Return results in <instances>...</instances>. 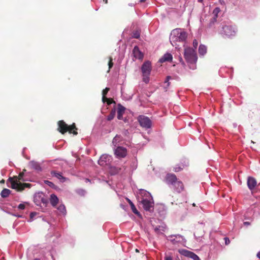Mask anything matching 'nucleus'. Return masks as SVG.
Masks as SVG:
<instances>
[{
    "instance_id": "f257e3e1",
    "label": "nucleus",
    "mask_w": 260,
    "mask_h": 260,
    "mask_svg": "<svg viewBox=\"0 0 260 260\" xmlns=\"http://www.w3.org/2000/svg\"><path fill=\"white\" fill-rule=\"evenodd\" d=\"M187 37V33L181 28L173 29L170 36V42L172 45L176 49H180V43L185 42Z\"/></svg>"
},
{
    "instance_id": "f03ea898",
    "label": "nucleus",
    "mask_w": 260,
    "mask_h": 260,
    "mask_svg": "<svg viewBox=\"0 0 260 260\" xmlns=\"http://www.w3.org/2000/svg\"><path fill=\"white\" fill-rule=\"evenodd\" d=\"M139 194L141 198L140 202L142 204L144 210L149 211L153 210L154 202L150 193L144 189H141L139 190Z\"/></svg>"
},
{
    "instance_id": "7ed1b4c3",
    "label": "nucleus",
    "mask_w": 260,
    "mask_h": 260,
    "mask_svg": "<svg viewBox=\"0 0 260 260\" xmlns=\"http://www.w3.org/2000/svg\"><path fill=\"white\" fill-rule=\"evenodd\" d=\"M23 173H21L18 176L9 178L7 180V184H10V187L17 191H22L25 187L29 188L31 184L29 183H22L21 180H23Z\"/></svg>"
},
{
    "instance_id": "20e7f679",
    "label": "nucleus",
    "mask_w": 260,
    "mask_h": 260,
    "mask_svg": "<svg viewBox=\"0 0 260 260\" xmlns=\"http://www.w3.org/2000/svg\"><path fill=\"white\" fill-rule=\"evenodd\" d=\"M184 57L188 63L190 69L194 70L196 68V63L198 59L195 49L190 47H185L184 51Z\"/></svg>"
},
{
    "instance_id": "39448f33",
    "label": "nucleus",
    "mask_w": 260,
    "mask_h": 260,
    "mask_svg": "<svg viewBox=\"0 0 260 260\" xmlns=\"http://www.w3.org/2000/svg\"><path fill=\"white\" fill-rule=\"evenodd\" d=\"M143 74V80L145 83H148L149 81V75L151 71V64L150 62L145 61L142 65L141 68Z\"/></svg>"
},
{
    "instance_id": "423d86ee",
    "label": "nucleus",
    "mask_w": 260,
    "mask_h": 260,
    "mask_svg": "<svg viewBox=\"0 0 260 260\" xmlns=\"http://www.w3.org/2000/svg\"><path fill=\"white\" fill-rule=\"evenodd\" d=\"M58 129L60 133L64 134V133L69 131V133H72V131L75 128V124L69 126L63 120H60L58 123ZM74 135H76L77 134V132L75 131L73 132Z\"/></svg>"
},
{
    "instance_id": "0eeeda50",
    "label": "nucleus",
    "mask_w": 260,
    "mask_h": 260,
    "mask_svg": "<svg viewBox=\"0 0 260 260\" xmlns=\"http://www.w3.org/2000/svg\"><path fill=\"white\" fill-rule=\"evenodd\" d=\"M34 202L38 206L41 205V204L46 205L48 203L47 199L43 192H38L35 194Z\"/></svg>"
},
{
    "instance_id": "6e6552de",
    "label": "nucleus",
    "mask_w": 260,
    "mask_h": 260,
    "mask_svg": "<svg viewBox=\"0 0 260 260\" xmlns=\"http://www.w3.org/2000/svg\"><path fill=\"white\" fill-rule=\"evenodd\" d=\"M112 161V157L108 154H103L98 160V164L101 166L110 165Z\"/></svg>"
},
{
    "instance_id": "1a4fd4ad",
    "label": "nucleus",
    "mask_w": 260,
    "mask_h": 260,
    "mask_svg": "<svg viewBox=\"0 0 260 260\" xmlns=\"http://www.w3.org/2000/svg\"><path fill=\"white\" fill-rule=\"evenodd\" d=\"M138 121L140 125L144 128L147 129L151 126L152 122L151 120L145 116H140L138 118Z\"/></svg>"
},
{
    "instance_id": "9d476101",
    "label": "nucleus",
    "mask_w": 260,
    "mask_h": 260,
    "mask_svg": "<svg viewBox=\"0 0 260 260\" xmlns=\"http://www.w3.org/2000/svg\"><path fill=\"white\" fill-rule=\"evenodd\" d=\"M221 33L228 37L234 36L236 34V30L234 27L230 25H225L222 27Z\"/></svg>"
},
{
    "instance_id": "9b49d317",
    "label": "nucleus",
    "mask_w": 260,
    "mask_h": 260,
    "mask_svg": "<svg viewBox=\"0 0 260 260\" xmlns=\"http://www.w3.org/2000/svg\"><path fill=\"white\" fill-rule=\"evenodd\" d=\"M114 154L118 158H124L127 155V150L125 148L119 146L115 149Z\"/></svg>"
},
{
    "instance_id": "f8f14e48",
    "label": "nucleus",
    "mask_w": 260,
    "mask_h": 260,
    "mask_svg": "<svg viewBox=\"0 0 260 260\" xmlns=\"http://www.w3.org/2000/svg\"><path fill=\"white\" fill-rule=\"evenodd\" d=\"M170 240L173 244L182 243L184 242L183 237L180 235H171L170 236Z\"/></svg>"
},
{
    "instance_id": "ddd939ff",
    "label": "nucleus",
    "mask_w": 260,
    "mask_h": 260,
    "mask_svg": "<svg viewBox=\"0 0 260 260\" xmlns=\"http://www.w3.org/2000/svg\"><path fill=\"white\" fill-rule=\"evenodd\" d=\"M247 184L248 188L252 191L257 184V182L256 179L252 177H248L247 178Z\"/></svg>"
},
{
    "instance_id": "4468645a",
    "label": "nucleus",
    "mask_w": 260,
    "mask_h": 260,
    "mask_svg": "<svg viewBox=\"0 0 260 260\" xmlns=\"http://www.w3.org/2000/svg\"><path fill=\"white\" fill-rule=\"evenodd\" d=\"M133 54L136 59H142L144 56L143 53L140 51L138 47L137 46L134 47Z\"/></svg>"
},
{
    "instance_id": "2eb2a0df",
    "label": "nucleus",
    "mask_w": 260,
    "mask_h": 260,
    "mask_svg": "<svg viewBox=\"0 0 260 260\" xmlns=\"http://www.w3.org/2000/svg\"><path fill=\"white\" fill-rule=\"evenodd\" d=\"M166 182L169 184L174 185L178 180L175 175L169 174L166 178Z\"/></svg>"
},
{
    "instance_id": "dca6fc26",
    "label": "nucleus",
    "mask_w": 260,
    "mask_h": 260,
    "mask_svg": "<svg viewBox=\"0 0 260 260\" xmlns=\"http://www.w3.org/2000/svg\"><path fill=\"white\" fill-rule=\"evenodd\" d=\"M173 59L172 55L170 53H165L159 59V62L163 63L166 61H172Z\"/></svg>"
},
{
    "instance_id": "f3484780",
    "label": "nucleus",
    "mask_w": 260,
    "mask_h": 260,
    "mask_svg": "<svg viewBox=\"0 0 260 260\" xmlns=\"http://www.w3.org/2000/svg\"><path fill=\"white\" fill-rule=\"evenodd\" d=\"M29 165L31 168L35 170L38 172L41 171L42 168L39 162L32 160L29 162Z\"/></svg>"
},
{
    "instance_id": "a211bd4d",
    "label": "nucleus",
    "mask_w": 260,
    "mask_h": 260,
    "mask_svg": "<svg viewBox=\"0 0 260 260\" xmlns=\"http://www.w3.org/2000/svg\"><path fill=\"white\" fill-rule=\"evenodd\" d=\"M173 186L174 190L177 192H180L183 190V185L181 181H177Z\"/></svg>"
},
{
    "instance_id": "6ab92c4d",
    "label": "nucleus",
    "mask_w": 260,
    "mask_h": 260,
    "mask_svg": "<svg viewBox=\"0 0 260 260\" xmlns=\"http://www.w3.org/2000/svg\"><path fill=\"white\" fill-rule=\"evenodd\" d=\"M50 202L53 207H55L58 203V199L54 194H51L50 198Z\"/></svg>"
},
{
    "instance_id": "aec40b11",
    "label": "nucleus",
    "mask_w": 260,
    "mask_h": 260,
    "mask_svg": "<svg viewBox=\"0 0 260 260\" xmlns=\"http://www.w3.org/2000/svg\"><path fill=\"white\" fill-rule=\"evenodd\" d=\"M109 88L108 87H106L104 90H103L102 94H103V98H102V101L104 103H105L106 101L108 102V104L109 105L111 104L110 100L107 99L106 97V95L107 94V92L109 91Z\"/></svg>"
},
{
    "instance_id": "412c9836",
    "label": "nucleus",
    "mask_w": 260,
    "mask_h": 260,
    "mask_svg": "<svg viewBox=\"0 0 260 260\" xmlns=\"http://www.w3.org/2000/svg\"><path fill=\"white\" fill-rule=\"evenodd\" d=\"M52 174L53 176H55L57 179L60 180V181L63 182L66 181V178L62 176L60 173H57L55 172H52Z\"/></svg>"
},
{
    "instance_id": "4be33fe9",
    "label": "nucleus",
    "mask_w": 260,
    "mask_h": 260,
    "mask_svg": "<svg viewBox=\"0 0 260 260\" xmlns=\"http://www.w3.org/2000/svg\"><path fill=\"white\" fill-rule=\"evenodd\" d=\"M122 141V137L119 135H117L113 138L112 143L113 144L116 146L118 143Z\"/></svg>"
},
{
    "instance_id": "5701e85b",
    "label": "nucleus",
    "mask_w": 260,
    "mask_h": 260,
    "mask_svg": "<svg viewBox=\"0 0 260 260\" xmlns=\"http://www.w3.org/2000/svg\"><path fill=\"white\" fill-rule=\"evenodd\" d=\"M207 52V47L204 45H200L199 48V53L201 55H204Z\"/></svg>"
},
{
    "instance_id": "b1692460",
    "label": "nucleus",
    "mask_w": 260,
    "mask_h": 260,
    "mask_svg": "<svg viewBox=\"0 0 260 260\" xmlns=\"http://www.w3.org/2000/svg\"><path fill=\"white\" fill-rule=\"evenodd\" d=\"M10 193V190H9V189L5 188L2 191L1 195L3 198H6L9 196Z\"/></svg>"
},
{
    "instance_id": "393cba45",
    "label": "nucleus",
    "mask_w": 260,
    "mask_h": 260,
    "mask_svg": "<svg viewBox=\"0 0 260 260\" xmlns=\"http://www.w3.org/2000/svg\"><path fill=\"white\" fill-rule=\"evenodd\" d=\"M179 253L181 254L182 255L187 256L188 257H189L192 252L189 251L188 250H185V249H181L179 250Z\"/></svg>"
},
{
    "instance_id": "a878e982",
    "label": "nucleus",
    "mask_w": 260,
    "mask_h": 260,
    "mask_svg": "<svg viewBox=\"0 0 260 260\" xmlns=\"http://www.w3.org/2000/svg\"><path fill=\"white\" fill-rule=\"evenodd\" d=\"M154 231L157 234H162L165 231V228L162 226H156L155 228Z\"/></svg>"
},
{
    "instance_id": "bb28decb",
    "label": "nucleus",
    "mask_w": 260,
    "mask_h": 260,
    "mask_svg": "<svg viewBox=\"0 0 260 260\" xmlns=\"http://www.w3.org/2000/svg\"><path fill=\"white\" fill-rule=\"evenodd\" d=\"M57 210L63 215L66 213V209L64 205L61 204L57 207Z\"/></svg>"
},
{
    "instance_id": "cd10ccee",
    "label": "nucleus",
    "mask_w": 260,
    "mask_h": 260,
    "mask_svg": "<svg viewBox=\"0 0 260 260\" xmlns=\"http://www.w3.org/2000/svg\"><path fill=\"white\" fill-rule=\"evenodd\" d=\"M220 12V9L219 7H216L213 11L212 14L214 16V19L215 20H216V18H217L218 14Z\"/></svg>"
},
{
    "instance_id": "c85d7f7f",
    "label": "nucleus",
    "mask_w": 260,
    "mask_h": 260,
    "mask_svg": "<svg viewBox=\"0 0 260 260\" xmlns=\"http://www.w3.org/2000/svg\"><path fill=\"white\" fill-rule=\"evenodd\" d=\"M184 165H177L174 168V171L176 172H179L181 171L183 168H184Z\"/></svg>"
},
{
    "instance_id": "c756f323",
    "label": "nucleus",
    "mask_w": 260,
    "mask_h": 260,
    "mask_svg": "<svg viewBox=\"0 0 260 260\" xmlns=\"http://www.w3.org/2000/svg\"><path fill=\"white\" fill-rule=\"evenodd\" d=\"M131 209L132 210V211L136 215H140V213L138 212V211L137 210V208H136L135 205L134 204H132L131 205Z\"/></svg>"
},
{
    "instance_id": "7c9ffc66",
    "label": "nucleus",
    "mask_w": 260,
    "mask_h": 260,
    "mask_svg": "<svg viewBox=\"0 0 260 260\" xmlns=\"http://www.w3.org/2000/svg\"><path fill=\"white\" fill-rule=\"evenodd\" d=\"M189 257L191 258L193 260H201L200 257L196 254L192 252Z\"/></svg>"
},
{
    "instance_id": "2f4dec72",
    "label": "nucleus",
    "mask_w": 260,
    "mask_h": 260,
    "mask_svg": "<svg viewBox=\"0 0 260 260\" xmlns=\"http://www.w3.org/2000/svg\"><path fill=\"white\" fill-rule=\"evenodd\" d=\"M125 109V108L123 106H121L120 105H118V111L117 112H118L119 113H124Z\"/></svg>"
},
{
    "instance_id": "473e14b6",
    "label": "nucleus",
    "mask_w": 260,
    "mask_h": 260,
    "mask_svg": "<svg viewBox=\"0 0 260 260\" xmlns=\"http://www.w3.org/2000/svg\"><path fill=\"white\" fill-rule=\"evenodd\" d=\"M132 36L134 38L138 39L140 36V33L139 31L137 30L133 32Z\"/></svg>"
},
{
    "instance_id": "72a5a7b5",
    "label": "nucleus",
    "mask_w": 260,
    "mask_h": 260,
    "mask_svg": "<svg viewBox=\"0 0 260 260\" xmlns=\"http://www.w3.org/2000/svg\"><path fill=\"white\" fill-rule=\"evenodd\" d=\"M113 65V63L112 62V58L111 57H110V60H109V61L108 63L109 70L112 67Z\"/></svg>"
},
{
    "instance_id": "f704fd0d",
    "label": "nucleus",
    "mask_w": 260,
    "mask_h": 260,
    "mask_svg": "<svg viewBox=\"0 0 260 260\" xmlns=\"http://www.w3.org/2000/svg\"><path fill=\"white\" fill-rule=\"evenodd\" d=\"M198 45V42L197 40H194L193 41V46L194 48V49H196Z\"/></svg>"
},
{
    "instance_id": "c9c22d12",
    "label": "nucleus",
    "mask_w": 260,
    "mask_h": 260,
    "mask_svg": "<svg viewBox=\"0 0 260 260\" xmlns=\"http://www.w3.org/2000/svg\"><path fill=\"white\" fill-rule=\"evenodd\" d=\"M171 78V77L169 76H167L166 78L165 83H167V87H168L170 85V83H169V81L170 80V79Z\"/></svg>"
},
{
    "instance_id": "e433bc0d",
    "label": "nucleus",
    "mask_w": 260,
    "mask_h": 260,
    "mask_svg": "<svg viewBox=\"0 0 260 260\" xmlns=\"http://www.w3.org/2000/svg\"><path fill=\"white\" fill-rule=\"evenodd\" d=\"M111 171L112 172L113 171V170H114L113 171V174H116V173H118L119 172V170L116 168H111Z\"/></svg>"
},
{
    "instance_id": "4c0bfd02",
    "label": "nucleus",
    "mask_w": 260,
    "mask_h": 260,
    "mask_svg": "<svg viewBox=\"0 0 260 260\" xmlns=\"http://www.w3.org/2000/svg\"><path fill=\"white\" fill-rule=\"evenodd\" d=\"M25 207V206L24 204H20L18 207V209H20V210L24 209Z\"/></svg>"
},
{
    "instance_id": "58836bf2",
    "label": "nucleus",
    "mask_w": 260,
    "mask_h": 260,
    "mask_svg": "<svg viewBox=\"0 0 260 260\" xmlns=\"http://www.w3.org/2000/svg\"><path fill=\"white\" fill-rule=\"evenodd\" d=\"M123 114V113H119L118 112H117V118H118V119H121L122 117Z\"/></svg>"
},
{
    "instance_id": "ea45409f",
    "label": "nucleus",
    "mask_w": 260,
    "mask_h": 260,
    "mask_svg": "<svg viewBox=\"0 0 260 260\" xmlns=\"http://www.w3.org/2000/svg\"><path fill=\"white\" fill-rule=\"evenodd\" d=\"M224 239L225 240V245H228L230 243V239L228 238L225 237Z\"/></svg>"
},
{
    "instance_id": "a19ab883",
    "label": "nucleus",
    "mask_w": 260,
    "mask_h": 260,
    "mask_svg": "<svg viewBox=\"0 0 260 260\" xmlns=\"http://www.w3.org/2000/svg\"><path fill=\"white\" fill-rule=\"evenodd\" d=\"M165 260H173L172 257L171 256H166L165 257Z\"/></svg>"
},
{
    "instance_id": "79ce46f5",
    "label": "nucleus",
    "mask_w": 260,
    "mask_h": 260,
    "mask_svg": "<svg viewBox=\"0 0 260 260\" xmlns=\"http://www.w3.org/2000/svg\"><path fill=\"white\" fill-rule=\"evenodd\" d=\"M113 117H114V116L113 115H110L108 116L107 119L108 120H111L113 118Z\"/></svg>"
},
{
    "instance_id": "37998d69",
    "label": "nucleus",
    "mask_w": 260,
    "mask_h": 260,
    "mask_svg": "<svg viewBox=\"0 0 260 260\" xmlns=\"http://www.w3.org/2000/svg\"><path fill=\"white\" fill-rule=\"evenodd\" d=\"M36 215V213L35 212H32L30 214V218H32L34 216H35Z\"/></svg>"
},
{
    "instance_id": "c03bdc74",
    "label": "nucleus",
    "mask_w": 260,
    "mask_h": 260,
    "mask_svg": "<svg viewBox=\"0 0 260 260\" xmlns=\"http://www.w3.org/2000/svg\"><path fill=\"white\" fill-rule=\"evenodd\" d=\"M46 183L48 184L49 186H51L53 184V183L49 181H46Z\"/></svg>"
},
{
    "instance_id": "a18cd8bd",
    "label": "nucleus",
    "mask_w": 260,
    "mask_h": 260,
    "mask_svg": "<svg viewBox=\"0 0 260 260\" xmlns=\"http://www.w3.org/2000/svg\"><path fill=\"white\" fill-rule=\"evenodd\" d=\"M127 200L130 206H131L132 204H133V203L128 199H127Z\"/></svg>"
},
{
    "instance_id": "49530a36",
    "label": "nucleus",
    "mask_w": 260,
    "mask_h": 260,
    "mask_svg": "<svg viewBox=\"0 0 260 260\" xmlns=\"http://www.w3.org/2000/svg\"><path fill=\"white\" fill-rule=\"evenodd\" d=\"M257 256L259 258H260V251L257 253Z\"/></svg>"
},
{
    "instance_id": "de8ad7c7",
    "label": "nucleus",
    "mask_w": 260,
    "mask_h": 260,
    "mask_svg": "<svg viewBox=\"0 0 260 260\" xmlns=\"http://www.w3.org/2000/svg\"><path fill=\"white\" fill-rule=\"evenodd\" d=\"M244 224H245V225H249V222H244Z\"/></svg>"
},
{
    "instance_id": "09e8293b",
    "label": "nucleus",
    "mask_w": 260,
    "mask_h": 260,
    "mask_svg": "<svg viewBox=\"0 0 260 260\" xmlns=\"http://www.w3.org/2000/svg\"><path fill=\"white\" fill-rule=\"evenodd\" d=\"M90 180L88 179H86V182H89Z\"/></svg>"
},
{
    "instance_id": "8fccbe9b",
    "label": "nucleus",
    "mask_w": 260,
    "mask_h": 260,
    "mask_svg": "<svg viewBox=\"0 0 260 260\" xmlns=\"http://www.w3.org/2000/svg\"><path fill=\"white\" fill-rule=\"evenodd\" d=\"M145 1V0H140V2H144Z\"/></svg>"
},
{
    "instance_id": "3c124183",
    "label": "nucleus",
    "mask_w": 260,
    "mask_h": 260,
    "mask_svg": "<svg viewBox=\"0 0 260 260\" xmlns=\"http://www.w3.org/2000/svg\"><path fill=\"white\" fill-rule=\"evenodd\" d=\"M81 192H82V193L83 194V192H84V190H81Z\"/></svg>"
},
{
    "instance_id": "603ef678",
    "label": "nucleus",
    "mask_w": 260,
    "mask_h": 260,
    "mask_svg": "<svg viewBox=\"0 0 260 260\" xmlns=\"http://www.w3.org/2000/svg\"><path fill=\"white\" fill-rule=\"evenodd\" d=\"M34 260H40V259L38 258H36L34 259Z\"/></svg>"
},
{
    "instance_id": "864d4df0",
    "label": "nucleus",
    "mask_w": 260,
    "mask_h": 260,
    "mask_svg": "<svg viewBox=\"0 0 260 260\" xmlns=\"http://www.w3.org/2000/svg\"><path fill=\"white\" fill-rule=\"evenodd\" d=\"M198 1H199V2H202L203 1V0H198Z\"/></svg>"
},
{
    "instance_id": "5fc2aeb1",
    "label": "nucleus",
    "mask_w": 260,
    "mask_h": 260,
    "mask_svg": "<svg viewBox=\"0 0 260 260\" xmlns=\"http://www.w3.org/2000/svg\"><path fill=\"white\" fill-rule=\"evenodd\" d=\"M136 165H135V166H134V169H136Z\"/></svg>"
},
{
    "instance_id": "6e6d98bb",
    "label": "nucleus",
    "mask_w": 260,
    "mask_h": 260,
    "mask_svg": "<svg viewBox=\"0 0 260 260\" xmlns=\"http://www.w3.org/2000/svg\"><path fill=\"white\" fill-rule=\"evenodd\" d=\"M136 251L137 252H138V249H136Z\"/></svg>"
},
{
    "instance_id": "4d7b16f0",
    "label": "nucleus",
    "mask_w": 260,
    "mask_h": 260,
    "mask_svg": "<svg viewBox=\"0 0 260 260\" xmlns=\"http://www.w3.org/2000/svg\"><path fill=\"white\" fill-rule=\"evenodd\" d=\"M107 1H108V0H106V3H107Z\"/></svg>"
}]
</instances>
